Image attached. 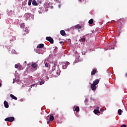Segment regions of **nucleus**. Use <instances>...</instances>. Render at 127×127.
I'll return each mask as SVG.
<instances>
[{"instance_id": "1", "label": "nucleus", "mask_w": 127, "mask_h": 127, "mask_svg": "<svg viewBox=\"0 0 127 127\" xmlns=\"http://www.w3.org/2000/svg\"><path fill=\"white\" fill-rule=\"evenodd\" d=\"M44 7L46 8H50V9H52V8H53V6L52 5V4L50 3V2H47L45 3Z\"/></svg>"}, {"instance_id": "2", "label": "nucleus", "mask_w": 127, "mask_h": 127, "mask_svg": "<svg viewBox=\"0 0 127 127\" xmlns=\"http://www.w3.org/2000/svg\"><path fill=\"white\" fill-rule=\"evenodd\" d=\"M4 121L5 122H9L10 123H12V122L14 121V117H8L7 118H5L4 119Z\"/></svg>"}, {"instance_id": "3", "label": "nucleus", "mask_w": 127, "mask_h": 127, "mask_svg": "<svg viewBox=\"0 0 127 127\" xmlns=\"http://www.w3.org/2000/svg\"><path fill=\"white\" fill-rule=\"evenodd\" d=\"M28 33H29V30L28 29V28L26 27L24 29H23L22 34L23 35H25L26 34H28Z\"/></svg>"}, {"instance_id": "4", "label": "nucleus", "mask_w": 127, "mask_h": 127, "mask_svg": "<svg viewBox=\"0 0 127 127\" xmlns=\"http://www.w3.org/2000/svg\"><path fill=\"white\" fill-rule=\"evenodd\" d=\"M46 39L47 40V41L50 42L51 44H53V43H54V40H53L51 37H47Z\"/></svg>"}, {"instance_id": "5", "label": "nucleus", "mask_w": 127, "mask_h": 127, "mask_svg": "<svg viewBox=\"0 0 127 127\" xmlns=\"http://www.w3.org/2000/svg\"><path fill=\"white\" fill-rule=\"evenodd\" d=\"M52 72L54 75H57L58 76L60 75V70H59V68H57V69H56V71H52Z\"/></svg>"}, {"instance_id": "6", "label": "nucleus", "mask_w": 127, "mask_h": 127, "mask_svg": "<svg viewBox=\"0 0 127 127\" xmlns=\"http://www.w3.org/2000/svg\"><path fill=\"white\" fill-rule=\"evenodd\" d=\"M91 89L92 91H96V90H97V86L92 83L91 85Z\"/></svg>"}, {"instance_id": "7", "label": "nucleus", "mask_w": 127, "mask_h": 127, "mask_svg": "<svg viewBox=\"0 0 127 127\" xmlns=\"http://www.w3.org/2000/svg\"><path fill=\"white\" fill-rule=\"evenodd\" d=\"M99 82L100 80L98 79H96L93 81V83L92 84L96 86V85H98V84H99Z\"/></svg>"}, {"instance_id": "8", "label": "nucleus", "mask_w": 127, "mask_h": 127, "mask_svg": "<svg viewBox=\"0 0 127 127\" xmlns=\"http://www.w3.org/2000/svg\"><path fill=\"white\" fill-rule=\"evenodd\" d=\"M4 106L6 108V109H7L9 106L8 105V103L6 101H4Z\"/></svg>"}, {"instance_id": "9", "label": "nucleus", "mask_w": 127, "mask_h": 127, "mask_svg": "<svg viewBox=\"0 0 127 127\" xmlns=\"http://www.w3.org/2000/svg\"><path fill=\"white\" fill-rule=\"evenodd\" d=\"M60 33L62 36H65L66 35V32L64 30H62L60 31Z\"/></svg>"}, {"instance_id": "10", "label": "nucleus", "mask_w": 127, "mask_h": 127, "mask_svg": "<svg viewBox=\"0 0 127 127\" xmlns=\"http://www.w3.org/2000/svg\"><path fill=\"white\" fill-rule=\"evenodd\" d=\"M20 27L21 28L24 29L25 28H26L25 27V23H21V24H20Z\"/></svg>"}, {"instance_id": "11", "label": "nucleus", "mask_w": 127, "mask_h": 127, "mask_svg": "<svg viewBox=\"0 0 127 127\" xmlns=\"http://www.w3.org/2000/svg\"><path fill=\"white\" fill-rule=\"evenodd\" d=\"M43 47H44V44H40L37 46V48H43Z\"/></svg>"}, {"instance_id": "12", "label": "nucleus", "mask_w": 127, "mask_h": 127, "mask_svg": "<svg viewBox=\"0 0 127 127\" xmlns=\"http://www.w3.org/2000/svg\"><path fill=\"white\" fill-rule=\"evenodd\" d=\"M73 111L74 112H76V113H78V112H79L80 111V108H79L78 106H76Z\"/></svg>"}, {"instance_id": "13", "label": "nucleus", "mask_w": 127, "mask_h": 127, "mask_svg": "<svg viewBox=\"0 0 127 127\" xmlns=\"http://www.w3.org/2000/svg\"><path fill=\"white\" fill-rule=\"evenodd\" d=\"M31 67H32V68H36V67H37V64H36V63H32L31 64Z\"/></svg>"}, {"instance_id": "14", "label": "nucleus", "mask_w": 127, "mask_h": 127, "mask_svg": "<svg viewBox=\"0 0 127 127\" xmlns=\"http://www.w3.org/2000/svg\"><path fill=\"white\" fill-rule=\"evenodd\" d=\"M10 97H11L12 99H13V100H17V98L15 97L14 95H13V94H10Z\"/></svg>"}, {"instance_id": "15", "label": "nucleus", "mask_w": 127, "mask_h": 127, "mask_svg": "<svg viewBox=\"0 0 127 127\" xmlns=\"http://www.w3.org/2000/svg\"><path fill=\"white\" fill-rule=\"evenodd\" d=\"M54 120V116H53V115L51 114L50 116V121L52 122Z\"/></svg>"}, {"instance_id": "16", "label": "nucleus", "mask_w": 127, "mask_h": 127, "mask_svg": "<svg viewBox=\"0 0 127 127\" xmlns=\"http://www.w3.org/2000/svg\"><path fill=\"white\" fill-rule=\"evenodd\" d=\"M97 72V69H94L91 72V74L92 75H95L96 74V72Z\"/></svg>"}, {"instance_id": "17", "label": "nucleus", "mask_w": 127, "mask_h": 127, "mask_svg": "<svg viewBox=\"0 0 127 127\" xmlns=\"http://www.w3.org/2000/svg\"><path fill=\"white\" fill-rule=\"evenodd\" d=\"M32 4L33 5H35V6L38 5V4H37V2H36V0H33Z\"/></svg>"}, {"instance_id": "18", "label": "nucleus", "mask_w": 127, "mask_h": 127, "mask_svg": "<svg viewBox=\"0 0 127 127\" xmlns=\"http://www.w3.org/2000/svg\"><path fill=\"white\" fill-rule=\"evenodd\" d=\"M94 113L95 115H98V114H100V111L98 110L95 109L94 110Z\"/></svg>"}, {"instance_id": "19", "label": "nucleus", "mask_w": 127, "mask_h": 127, "mask_svg": "<svg viewBox=\"0 0 127 127\" xmlns=\"http://www.w3.org/2000/svg\"><path fill=\"white\" fill-rule=\"evenodd\" d=\"M75 28L76 29H81V28H82V26L77 25L76 26H75Z\"/></svg>"}, {"instance_id": "20", "label": "nucleus", "mask_w": 127, "mask_h": 127, "mask_svg": "<svg viewBox=\"0 0 127 127\" xmlns=\"http://www.w3.org/2000/svg\"><path fill=\"white\" fill-rule=\"evenodd\" d=\"M89 24H92V23H94V20L93 19H91L88 21Z\"/></svg>"}, {"instance_id": "21", "label": "nucleus", "mask_w": 127, "mask_h": 127, "mask_svg": "<svg viewBox=\"0 0 127 127\" xmlns=\"http://www.w3.org/2000/svg\"><path fill=\"white\" fill-rule=\"evenodd\" d=\"M80 41L81 42H85L86 41V38H82L80 40Z\"/></svg>"}, {"instance_id": "22", "label": "nucleus", "mask_w": 127, "mask_h": 127, "mask_svg": "<svg viewBox=\"0 0 127 127\" xmlns=\"http://www.w3.org/2000/svg\"><path fill=\"white\" fill-rule=\"evenodd\" d=\"M54 71H56V66H53L52 69V72H54Z\"/></svg>"}, {"instance_id": "23", "label": "nucleus", "mask_w": 127, "mask_h": 127, "mask_svg": "<svg viewBox=\"0 0 127 127\" xmlns=\"http://www.w3.org/2000/svg\"><path fill=\"white\" fill-rule=\"evenodd\" d=\"M122 112H123V111L121 109H119L118 110V114H119V115H120V116H121V115H122Z\"/></svg>"}, {"instance_id": "24", "label": "nucleus", "mask_w": 127, "mask_h": 127, "mask_svg": "<svg viewBox=\"0 0 127 127\" xmlns=\"http://www.w3.org/2000/svg\"><path fill=\"white\" fill-rule=\"evenodd\" d=\"M32 2V0H28V5H31V3Z\"/></svg>"}, {"instance_id": "25", "label": "nucleus", "mask_w": 127, "mask_h": 127, "mask_svg": "<svg viewBox=\"0 0 127 127\" xmlns=\"http://www.w3.org/2000/svg\"><path fill=\"white\" fill-rule=\"evenodd\" d=\"M54 52H56V51H57V50L58 49V48H57V47H54Z\"/></svg>"}, {"instance_id": "26", "label": "nucleus", "mask_w": 127, "mask_h": 127, "mask_svg": "<svg viewBox=\"0 0 127 127\" xmlns=\"http://www.w3.org/2000/svg\"><path fill=\"white\" fill-rule=\"evenodd\" d=\"M35 86H36V87H37V84H36V83H35V84L31 85V88H32V87H35Z\"/></svg>"}, {"instance_id": "27", "label": "nucleus", "mask_w": 127, "mask_h": 127, "mask_svg": "<svg viewBox=\"0 0 127 127\" xmlns=\"http://www.w3.org/2000/svg\"><path fill=\"white\" fill-rule=\"evenodd\" d=\"M67 64H65V65L63 66V69H66V68H67Z\"/></svg>"}, {"instance_id": "28", "label": "nucleus", "mask_w": 127, "mask_h": 127, "mask_svg": "<svg viewBox=\"0 0 127 127\" xmlns=\"http://www.w3.org/2000/svg\"><path fill=\"white\" fill-rule=\"evenodd\" d=\"M43 84H44V81H41L40 83V85H43Z\"/></svg>"}, {"instance_id": "29", "label": "nucleus", "mask_w": 127, "mask_h": 127, "mask_svg": "<svg viewBox=\"0 0 127 127\" xmlns=\"http://www.w3.org/2000/svg\"><path fill=\"white\" fill-rule=\"evenodd\" d=\"M84 103H85L86 104H87V103H88V99H85Z\"/></svg>"}, {"instance_id": "30", "label": "nucleus", "mask_w": 127, "mask_h": 127, "mask_svg": "<svg viewBox=\"0 0 127 127\" xmlns=\"http://www.w3.org/2000/svg\"><path fill=\"white\" fill-rule=\"evenodd\" d=\"M65 65H66V66H68V65H70V63L67 62Z\"/></svg>"}, {"instance_id": "31", "label": "nucleus", "mask_w": 127, "mask_h": 127, "mask_svg": "<svg viewBox=\"0 0 127 127\" xmlns=\"http://www.w3.org/2000/svg\"><path fill=\"white\" fill-rule=\"evenodd\" d=\"M49 65V64H47V63L45 64V66L47 67H48Z\"/></svg>"}, {"instance_id": "32", "label": "nucleus", "mask_w": 127, "mask_h": 127, "mask_svg": "<svg viewBox=\"0 0 127 127\" xmlns=\"http://www.w3.org/2000/svg\"><path fill=\"white\" fill-rule=\"evenodd\" d=\"M15 68H18V64H15Z\"/></svg>"}, {"instance_id": "33", "label": "nucleus", "mask_w": 127, "mask_h": 127, "mask_svg": "<svg viewBox=\"0 0 127 127\" xmlns=\"http://www.w3.org/2000/svg\"><path fill=\"white\" fill-rule=\"evenodd\" d=\"M121 127H127V125H123L121 126Z\"/></svg>"}, {"instance_id": "34", "label": "nucleus", "mask_w": 127, "mask_h": 127, "mask_svg": "<svg viewBox=\"0 0 127 127\" xmlns=\"http://www.w3.org/2000/svg\"><path fill=\"white\" fill-rule=\"evenodd\" d=\"M125 76L126 78H127V72L125 73Z\"/></svg>"}, {"instance_id": "35", "label": "nucleus", "mask_w": 127, "mask_h": 127, "mask_svg": "<svg viewBox=\"0 0 127 127\" xmlns=\"http://www.w3.org/2000/svg\"><path fill=\"white\" fill-rule=\"evenodd\" d=\"M60 44H63V42H60Z\"/></svg>"}, {"instance_id": "36", "label": "nucleus", "mask_w": 127, "mask_h": 127, "mask_svg": "<svg viewBox=\"0 0 127 127\" xmlns=\"http://www.w3.org/2000/svg\"><path fill=\"white\" fill-rule=\"evenodd\" d=\"M100 111H104V109H103L101 108V109H100Z\"/></svg>"}, {"instance_id": "37", "label": "nucleus", "mask_w": 127, "mask_h": 127, "mask_svg": "<svg viewBox=\"0 0 127 127\" xmlns=\"http://www.w3.org/2000/svg\"><path fill=\"white\" fill-rule=\"evenodd\" d=\"M96 109H97V110H100V108H99L98 107L96 108Z\"/></svg>"}, {"instance_id": "38", "label": "nucleus", "mask_w": 127, "mask_h": 127, "mask_svg": "<svg viewBox=\"0 0 127 127\" xmlns=\"http://www.w3.org/2000/svg\"><path fill=\"white\" fill-rule=\"evenodd\" d=\"M0 87H1V83H0Z\"/></svg>"}, {"instance_id": "39", "label": "nucleus", "mask_w": 127, "mask_h": 127, "mask_svg": "<svg viewBox=\"0 0 127 127\" xmlns=\"http://www.w3.org/2000/svg\"><path fill=\"white\" fill-rule=\"evenodd\" d=\"M47 124H49V121H48V122H47Z\"/></svg>"}, {"instance_id": "40", "label": "nucleus", "mask_w": 127, "mask_h": 127, "mask_svg": "<svg viewBox=\"0 0 127 127\" xmlns=\"http://www.w3.org/2000/svg\"><path fill=\"white\" fill-rule=\"evenodd\" d=\"M56 1H58V0H55Z\"/></svg>"}, {"instance_id": "41", "label": "nucleus", "mask_w": 127, "mask_h": 127, "mask_svg": "<svg viewBox=\"0 0 127 127\" xmlns=\"http://www.w3.org/2000/svg\"><path fill=\"white\" fill-rule=\"evenodd\" d=\"M109 49H113V48H109Z\"/></svg>"}, {"instance_id": "42", "label": "nucleus", "mask_w": 127, "mask_h": 127, "mask_svg": "<svg viewBox=\"0 0 127 127\" xmlns=\"http://www.w3.org/2000/svg\"><path fill=\"white\" fill-rule=\"evenodd\" d=\"M25 63H26V61L25 62Z\"/></svg>"}, {"instance_id": "43", "label": "nucleus", "mask_w": 127, "mask_h": 127, "mask_svg": "<svg viewBox=\"0 0 127 127\" xmlns=\"http://www.w3.org/2000/svg\"><path fill=\"white\" fill-rule=\"evenodd\" d=\"M38 1H39V0H38Z\"/></svg>"}]
</instances>
